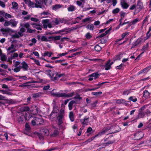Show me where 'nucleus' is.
<instances>
[{
  "mask_svg": "<svg viewBox=\"0 0 151 151\" xmlns=\"http://www.w3.org/2000/svg\"><path fill=\"white\" fill-rule=\"evenodd\" d=\"M17 116V120L19 122L21 123L24 122L26 120H29L33 118L32 116L28 113H25V115L22 113H19Z\"/></svg>",
  "mask_w": 151,
  "mask_h": 151,
  "instance_id": "f257e3e1",
  "label": "nucleus"
},
{
  "mask_svg": "<svg viewBox=\"0 0 151 151\" xmlns=\"http://www.w3.org/2000/svg\"><path fill=\"white\" fill-rule=\"evenodd\" d=\"M36 3L35 4V7L36 8H45L43 5L44 2L43 0H35Z\"/></svg>",
  "mask_w": 151,
  "mask_h": 151,
  "instance_id": "f03ea898",
  "label": "nucleus"
},
{
  "mask_svg": "<svg viewBox=\"0 0 151 151\" xmlns=\"http://www.w3.org/2000/svg\"><path fill=\"white\" fill-rule=\"evenodd\" d=\"M101 75V73H99L98 72L92 73L89 76V78H88V80L89 81H91L93 80V79L96 80Z\"/></svg>",
  "mask_w": 151,
  "mask_h": 151,
  "instance_id": "7ed1b4c3",
  "label": "nucleus"
},
{
  "mask_svg": "<svg viewBox=\"0 0 151 151\" xmlns=\"http://www.w3.org/2000/svg\"><path fill=\"white\" fill-rule=\"evenodd\" d=\"M134 136L135 139L139 140L143 137V134L142 132L138 131L135 133Z\"/></svg>",
  "mask_w": 151,
  "mask_h": 151,
  "instance_id": "20e7f679",
  "label": "nucleus"
},
{
  "mask_svg": "<svg viewBox=\"0 0 151 151\" xmlns=\"http://www.w3.org/2000/svg\"><path fill=\"white\" fill-rule=\"evenodd\" d=\"M143 95L142 97L143 100H145L150 97V93L147 90H145L143 92Z\"/></svg>",
  "mask_w": 151,
  "mask_h": 151,
  "instance_id": "39448f33",
  "label": "nucleus"
},
{
  "mask_svg": "<svg viewBox=\"0 0 151 151\" xmlns=\"http://www.w3.org/2000/svg\"><path fill=\"white\" fill-rule=\"evenodd\" d=\"M89 117L85 116L83 119H80V121L83 125H87L89 122Z\"/></svg>",
  "mask_w": 151,
  "mask_h": 151,
  "instance_id": "423d86ee",
  "label": "nucleus"
},
{
  "mask_svg": "<svg viewBox=\"0 0 151 151\" xmlns=\"http://www.w3.org/2000/svg\"><path fill=\"white\" fill-rule=\"evenodd\" d=\"M21 64L22 66H21V68H22L24 71H27L28 70L29 66L26 62L23 61L21 63Z\"/></svg>",
  "mask_w": 151,
  "mask_h": 151,
  "instance_id": "0eeeda50",
  "label": "nucleus"
},
{
  "mask_svg": "<svg viewBox=\"0 0 151 151\" xmlns=\"http://www.w3.org/2000/svg\"><path fill=\"white\" fill-rule=\"evenodd\" d=\"M62 32H64V33L62 34L63 35L66 34L70 33V31L68 30V28L66 27L58 31L57 33L60 34Z\"/></svg>",
  "mask_w": 151,
  "mask_h": 151,
  "instance_id": "6e6552de",
  "label": "nucleus"
},
{
  "mask_svg": "<svg viewBox=\"0 0 151 151\" xmlns=\"http://www.w3.org/2000/svg\"><path fill=\"white\" fill-rule=\"evenodd\" d=\"M62 32H64V33L62 34L63 35L66 34L70 33V31L68 30V28L66 27L58 31L57 33L60 34Z\"/></svg>",
  "mask_w": 151,
  "mask_h": 151,
  "instance_id": "1a4fd4ad",
  "label": "nucleus"
},
{
  "mask_svg": "<svg viewBox=\"0 0 151 151\" xmlns=\"http://www.w3.org/2000/svg\"><path fill=\"white\" fill-rule=\"evenodd\" d=\"M61 36H50L48 37V39L50 40L55 41L59 40L60 39Z\"/></svg>",
  "mask_w": 151,
  "mask_h": 151,
  "instance_id": "9d476101",
  "label": "nucleus"
},
{
  "mask_svg": "<svg viewBox=\"0 0 151 151\" xmlns=\"http://www.w3.org/2000/svg\"><path fill=\"white\" fill-rule=\"evenodd\" d=\"M62 6L63 5L61 4H56L55 5H52V10L55 11H56L57 10L61 8Z\"/></svg>",
  "mask_w": 151,
  "mask_h": 151,
  "instance_id": "9b49d317",
  "label": "nucleus"
},
{
  "mask_svg": "<svg viewBox=\"0 0 151 151\" xmlns=\"http://www.w3.org/2000/svg\"><path fill=\"white\" fill-rule=\"evenodd\" d=\"M35 121H36L37 124L40 125L44 122V121L42 118L35 117Z\"/></svg>",
  "mask_w": 151,
  "mask_h": 151,
  "instance_id": "f8f14e48",
  "label": "nucleus"
},
{
  "mask_svg": "<svg viewBox=\"0 0 151 151\" xmlns=\"http://www.w3.org/2000/svg\"><path fill=\"white\" fill-rule=\"evenodd\" d=\"M106 132V131L105 130H103L99 132V133L96 135L92 137L91 138V140H93L95 137H97L99 136H101L102 135H103L105 134Z\"/></svg>",
  "mask_w": 151,
  "mask_h": 151,
  "instance_id": "ddd939ff",
  "label": "nucleus"
},
{
  "mask_svg": "<svg viewBox=\"0 0 151 151\" xmlns=\"http://www.w3.org/2000/svg\"><path fill=\"white\" fill-rule=\"evenodd\" d=\"M45 73L47 75L49 76L51 79H52V78H53L54 75H53V73L52 71L51 70H45Z\"/></svg>",
  "mask_w": 151,
  "mask_h": 151,
  "instance_id": "4468645a",
  "label": "nucleus"
},
{
  "mask_svg": "<svg viewBox=\"0 0 151 151\" xmlns=\"http://www.w3.org/2000/svg\"><path fill=\"white\" fill-rule=\"evenodd\" d=\"M111 61V60H109L106 63L105 65V69L106 70H109L110 69L111 66L109 64L110 63Z\"/></svg>",
  "mask_w": 151,
  "mask_h": 151,
  "instance_id": "2eb2a0df",
  "label": "nucleus"
},
{
  "mask_svg": "<svg viewBox=\"0 0 151 151\" xmlns=\"http://www.w3.org/2000/svg\"><path fill=\"white\" fill-rule=\"evenodd\" d=\"M76 103V101L74 100H72L70 102L68 105L69 109L70 110H71L73 109V104Z\"/></svg>",
  "mask_w": 151,
  "mask_h": 151,
  "instance_id": "dca6fc26",
  "label": "nucleus"
},
{
  "mask_svg": "<svg viewBox=\"0 0 151 151\" xmlns=\"http://www.w3.org/2000/svg\"><path fill=\"white\" fill-rule=\"evenodd\" d=\"M42 22L43 23V26L44 28L47 29V23L49 22V20L47 19L43 20Z\"/></svg>",
  "mask_w": 151,
  "mask_h": 151,
  "instance_id": "f3484780",
  "label": "nucleus"
},
{
  "mask_svg": "<svg viewBox=\"0 0 151 151\" xmlns=\"http://www.w3.org/2000/svg\"><path fill=\"white\" fill-rule=\"evenodd\" d=\"M58 111L52 110L51 113L50 115V117H52V115H53V117H56L58 114Z\"/></svg>",
  "mask_w": 151,
  "mask_h": 151,
  "instance_id": "a211bd4d",
  "label": "nucleus"
},
{
  "mask_svg": "<svg viewBox=\"0 0 151 151\" xmlns=\"http://www.w3.org/2000/svg\"><path fill=\"white\" fill-rule=\"evenodd\" d=\"M82 52V51L79 52H76L75 53H74L72 55L67 56L66 57L67 58H73V57H74L76 56L77 55H79Z\"/></svg>",
  "mask_w": 151,
  "mask_h": 151,
  "instance_id": "6ab92c4d",
  "label": "nucleus"
},
{
  "mask_svg": "<svg viewBox=\"0 0 151 151\" xmlns=\"http://www.w3.org/2000/svg\"><path fill=\"white\" fill-rule=\"evenodd\" d=\"M58 72H57L55 71H53V75H54V76L55 75V76L54 77H53V78H52V79L53 81H58Z\"/></svg>",
  "mask_w": 151,
  "mask_h": 151,
  "instance_id": "aec40b11",
  "label": "nucleus"
},
{
  "mask_svg": "<svg viewBox=\"0 0 151 151\" xmlns=\"http://www.w3.org/2000/svg\"><path fill=\"white\" fill-rule=\"evenodd\" d=\"M74 93V92L68 93L67 94L64 93H63V97L65 98H68L70 97H72L73 96Z\"/></svg>",
  "mask_w": 151,
  "mask_h": 151,
  "instance_id": "412c9836",
  "label": "nucleus"
},
{
  "mask_svg": "<svg viewBox=\"0 0 151 151\" xmlns=\"http://www.w3.org/2000/svg\"><path fill=\"white\" fill-rule=\"evenodd\" d=\"M137 6L138 8L142 9L143 7V5L142 3L139 0H138L137 2Z\"/></svg>",
  "mask_w": 151,
  "mask_h": 151,
  "instance_id": "4be33fe9",
  "label": "nucleus"
},
{
  "mask_svg": "<svg viewBox=\"0 0 151 151\" xmlns=\"http://www.w3.org/2000/svg\"><path fill=\"white\" fill-rule=\"evenodd\" d=\"M59 132L58 129H55L54 130L53 133L51 134V136L55 137L59 135Z\"/></svg>",
  "mask_w": 151,
  "mask_h": 151,
  "instance_id": "5701e85b",
  "label": "nucleus"
},
{
  "mask_svg": "<svg viewBox=\"0 0 151 151\" xmlns=\"http://www.w3.org/2000/svg\"><path fill=\"white\" fill-rule=\"evenodd\" d=\"M75 10L74 6L72 5H70L68 8V10L69 12H73Z\"/></svg>",
  "mask_w": 151,
  "mask_h": 151,
  "instance_id": "b1692460",
  "label": "nucleus"
},
{
  "mask_svg": "<svg viewBox=\"0 0 151 151\" xmlns=\"http://www.w3.org/2000/svg\"><path fill=\"white\" fill-rule=\"evenodd\" d=\"M14 78L12 76H8V77L6 78H4L3 79V81L6 80L7 81H11L14 80Z\"/></svg>",
  "mask_w": 151,
  "mask_h": 151,
  "instance_id": "393cba45",
  "label": "nucleus"
},
{
  "mask_svg": "<svg viewBox=\"0 0 151 151\" xmlns=\"http://www.w3.org/2000/svg\"><path fill=\"white\" fill-rule=\"evenodd\" d=\"M63 93H53L52 95L56 97H63Z\"/></svg>",
  "mask_w": 151,
  "mask_h": 151,
  "instance_id": "a878e982",
  "label": "nucleus"
},
{
  "mask_svg": "<svg viewBox=\"0 0 151 151\" xmlns=\"http://www.w3.org/2000/svg\"><path fill=\"white\" fill-rule=\"evenodd\" d=\"M69 117L70 120L73 122L74 121V116L73 112H70L69 113Z\"/></svg>",
  "mask_w": 151,
  "mask_h": 151,
  "instance_id": "bb28decb",
  "label": "nucleus"
},
{
  "mask_svg": "<svg viewBox=\"0 0 151 151\" xmlns=\"http://www.w3.org/2000/svg\"><path fill=\"white\" fill-rule=\"evenodd\" d=\"M140 42L139 41H138V40H137L136 41L133 42V43L132 44V47L131 48V49L135 48L136 46H137L139 44Z\"/></svg>",
  "mask_w": 151,
  "mask_h": 151,
  "instance_id": "cd10ccee",
  "label": "nucleus"
},
{
  "mask_svg": "<svg viewBox=\"0 0 151 151\" xmlns=\"http://www.w3.org/2000/svg\"><path fill=\"white\" fill-rule=\"evenodd\" d=\"M139 20L138 18H136L134 19L128 25V27H130L132 25L135 24L137 22L139 21Z\"/></svg>",
  "mask_w": 151,
  "mask_h": 151,
  "instance_id": "c85d7f7f",
  "label": "nucleus"
},
{
  "mask_svg": "<svg viewBox=\"0 0 151 151\" xmlns=\"http://www.w3.org/2000/svg\"><path fill=\"white\" fill-rule=\"evenodd\" d=\"M121 6L124 9H127L129 7V5L127 3L124 2H121Z\"/></svg>",
  "mask_w": 151,
  "mask_h": 151,
  "instance_id": "c756f323",
  "label": "nucleus"
},
{
  "mask_svg": "<svg viewBox=\"0 0 151 151\" xmlns=\"http://www.w3.org/2000/svg\"><path fill=\"white\" fill-rule=\"evenodd\" d=\"M30 108L29 106H24L21 108L20 109L21 111L22 112L29 111V110Z\"/></svg>",
  "mask_w": 151,
  "mask_h": 151,
  "instance_id": "7c9ffc66",
  "label": "nucleus"
},
{
  "mask_svg": "<svg viewBox=\"0 0 151 151\" xmlns=\"http://www.w3.org/2000/svg\"><path fill=\"white\" fill-rule=\"evenodd\" d=\"M129 100L133 102H135L137 101V98L134 96H131L129 99Z\"/></svg>",
  "mask_w": 151,
  "mask_h": 151,
  "instance_id": "2f4dec72",
  "label": "nucleus"
},
{
  "mask_svg": "<svg viewBox=\"0 0 151 151\" xmlns=\"http://www.w3.org/2000/svg\"><path fill=\"white\" fill-rule=\"evenodd\" d=\"M151 31V27H149L148 31H147L146 33V35L147 38L146 39H148L151 36V32L150 33V32Z\"/></svg>",
  "mask_w": 151,
  "mask_h": 151,
  "instance_id": "473e14b6",
  "label": "nucleus"
},
{
  "mask_svg": "<svg viewBox=\"0 0 151 151\" xmlns=\"http://www.w3.org/2000/svg\"><path fill=\"white\" fill-rule=\"evenodd\" d=\"M81 47H76L75 48L73 49L68 50V52H74L78 50H81Z\"/></svg>",
  "mask_w": 151,
  "mask_h": 151,
  "instance_id": "72a5a7b5",
  "label": "nucleus"
},
{
  "mask_svg": "<svg viewBox=\"0 0 151 151\" xmlns=\"http://www.w3.org/2000/svg\"><path fill=\"white\" fill-rule=\"evenodd\" d=\"M151 68V65H150L143 69L142 70L144 73H147Z\"/></svg>",
  "mask_w": 151,
  "mask_h": 151,
  "instance_id": "f704fd0d",
  "label": "nucleus"
},
{
  "mask_svg": "<svg viewBox=\"0 0 151 151\" xmlns=\"http://www.w3.org/2000/svg\"><path fill=\"white\" fill-rule=\"evenodd\" d=\"M52 54V52H49L48 51H45L43 53V55L44 56H48L50 57Z\"/></svg>",
  "mask_w": 151,
  "mask_h": 151,
  "instance_id": "c9c22d12",
  "label": "nucleus"
},
{
  "mask_svg": "<svg viewBox=\"0 0 151 151\" xmlns=\"http://www.w3.org/2000/svg\"><path fill=\"white\" fill-rule=\"evenodd\" d=\"M12 9H17V6H18V4L15 2H13L12 3Z\"/></svg>",
  "mask_w": 151,
  "mask_h": 151,
  "instance_id": "e433bc0d",
  "label": "nucleus"
},
{
  "mask_svg": "<svg viewBox=\"0 0 151 151\" xmlns=\"http://www.w3.org/2000/svg\"><path fill=\"white\" fill-rule=\"evenodd\" d=\"M107 38L106 37H104L103 38L101 39L100 40V43L101 44L105 43L107 41Z\"/></svg>",
  "mask_w": 151,
  "mask_h": 151,
  "instance_id": "4c0bfd02",
  "label": "nucleus"
},
{
  "mask_svg": "<svg viewBox=\"0 0 151 151\" xmlns=\"http://www.w3.org/2000/svg\"><path fill=\"white\" fill-rule=\"evenodd\" d=\"M102 93L101 91H99L98 92H93L91 94L93 95H95L97 97L101 95Z\"/></svg>",
  "mask_w": 151,
  "mask_h": 151,
  "instance_id": "58836bf2",
  "label": "nucleus"
},
{
  "mask_svg": "<svg viewBox=\"0 0 151 151\" xmlns=\"http://www.w3.org/2000/svg\"><path fill=\"white\" fill-rule=\"evenodd\" d=\"M94 49L96 51L99 52L101 50L102 48L98 45H96L95 46Z\"/></svg>",
  "mask_w": 151,
  "mask_h": 151,
  "instance_id": "ea45409f",
  "label": "nucleus"
},
{
  "mask_svg": "<svg viewBox=\"0 0 151 151\" xmlns=\"http://www.w3.org/2000/svg\"><path fill=\"white\" fill-rule=\"evenodd\" d=\"M149 46L148 43H147L146 45H144L143 46L142 48L141 49V50L142 51L144 52L147 50Z\"/></svg>",
  "mask_w": 151,
  "mask_h": 151,
  "instance_id": "a19ab883",
  "label": "nucleus"
},
{
  "mask_svg": "<svg viewBox=\"0 0 151 151\" xmlns=\"http://www.w3.org/2000/svg\"><path fill=\"white\" fill-rule=\"evenodd\" d=\"M144 116V113L143 112H142L141 111H140L138 115V118H143Z\"/></svg>",
  "mask_w": 151,
  "mask_h": 151,
  "instance_id": "79ce46f5",
  "label": "nucleus"
},
{
  "mask_svg": "<svg viewBox=\"0 0 151 151\" xmlns=\"http://www.w3.org/2000/svg\"><path fill=\"white\" fill-rule=\"evenodd\" d=\"M114 61L117 60H120V54L117 55H115L113 58Z\"/></svg>",
  "mask_w": 151,
  "mask_h": 151,
  "instance_id": "37998d69",
  "label": "nucleus"
},
{
  "mask_svg": "<svg viewBox=\"0 0 151 151\" xmlns=\"http://www.w3.org/2000/svg\"><path fill=\"white\" fill-rule=\"evenodd\" d=\"M4 17L6 19H7L8 18H12V16L9 14L5 13L4 15Z\"/></svg>",
  "mask_w": 151,
  "mask_h": 151,
  "instance_id": "c03bdc74",
  "label": "nucleus"
},
{
  "mask_svg": "<svg viewBox=\"0 0 151 151\" xmlns=\"http://www.w3.org/2000/svg\"><path fill=\"white\" fill-rule=\"evenodd\" d=\"M86 28L91 30H93V29L94 26L92 24H89L87 26Z\"/></svg>",
  "mask_w": 151,
  "mask_h": 151,
  "instance_id": "a18cd8bd",
  "label": "nucleus"
},
{
  "mask_svg": "<svg viewBox=\"0 0 151 151\" xmlns=\"http://www.w3.org/2000/svg\"><path fill=\"white\" fill-rule=\"evenodd\" d=\"M35 134L36 135L38 136L40 140L42 139H43V136H42L41 133L38 132H36Z\"/></svg>",
  "mask_w": 151,
  "mask_h": 151,
  "instance_id": "49530a36",
  "label": "nucleus"
},
{
  "mask_svg": "<svg viewBox=\"0 0 151 151\" xmlns=\"http://www.w3.org/2000/svg\"><path fill=\"white\" fill-rule=\"evenodd\" d=\"M41 41H45V42H48L50 40H49L47 39V37L44 36H42L41 37Z\"/></svg>",
  "mask_w": 151,
  "mask_h": 151,
  "instance_id": "de8ad7c7",
  "label": "nucleus"
},
{
  "mask_svg": "<svg viewBox=\"0 0 151 151\" xmlns=\"http://www.w3.org/2000/svg\"><path fill=\"white\" fill-rule=\"evenodd\" d=\"M44 1L45 5H50L52 2V0H45Z\"/></svg>",
  "mask_w": 151,
  "mask_h": 151,
  "instance_id": "09e8293b",
  "label": "nucleus"
},
{
  "mask_svg": "<svg viewBox=\"0 0 151 151\" xmlns=\"http://www.w3.org/2000/svg\"><path fill=\"white\" fill-rule=\"evenodd\" d=\"M10 29L9 28L4 29L3 28L1 29H0V31L2 32H10Z\"/></svg>",
  "mask_w": 151,
  "mask_h": 151,
  "instance_id": "8fccbe9b",
  "label": "nucleus"
},
{
  "mask_svg": "<svg viewBox=\"0 0 151 151\" xmlns=\"http://www.w3.org/2000/svg\"><path fill=\"white\" fill-rule=\"evenodd\" d=\"M28 5L29 6L34 8L35 7V4L33 2L31 1H29Z\"/></svg>",
  "mask_w": 151,
  "mask_h": 151,
  "instance_id": "3c124183",
  "label": "nucleus"
},
{
  "mask_svg": "<svg viewBox=\"0 0 151 151\" xmlns=\"http://www.w3.org/2000/svg\"><path fill=\"white\" fill-rule=\"evenodd\" d=\"M41 96L40 93H36L33 94V97L34 98H36Z\"/></svg>",
  "mask_w": 151,
  "mask_h": 151,
  "instance_id": "603ef678",
  "label": "nucleus"
},
{
  "mask_svg": "<svg viewBox=\"0 0 151 151\" xmlns=\"http://www.w3.org/2000/svg\"><path fill=\"white\" fill-rule=\"evenodd\" d=\"M125 101V100L124 99H118L116 100V103L117 104H121L122 103H124V102Z\"/></svg>",
  "mask_w": 151,
  "mask_h": 151,
  "instance_id": "864d4df0",
  "label": "nucleus"
},
{
  "mask_svg": "<svg viewBox=\"0 0 151 151\" xmlns=\"http://www.w3.org/2000/svg\"><path fill=\"white\" fill-rule=\"evenodd\" d=\"M119 9L117 8L113 10L112 12V13L113 14H116L119 12Z\"/></svg>",
  "mask_w": 151,
  "mask_h": 151,
  "instance_id": "5fc2aeb1",
  "label": "nucleus"
},
{
  "mask_svg": "<svg viewBox=\"0 0 151 151\" xmlns=\"http://www.w3.org/2000/svg\"><path fill=\"white\" fill-rule=\"evenodd\" d=\"M64 115L63 114H58L57 116V117L58 120H62L63 119L64 117Z\"/></svg>",
  "mask_w": 151,
  "mask_h": 151,
  "instance_id": "6e6d98bb",
  "label": "nucleus"
},
{
  "mask_svg": "<svg viewBox=\"0 0 151 151\" xmlns=\"http://www.w3.org/2000/svg\"><path fill=\"white\" fill-rule=\"evenodd\" d=\"M25 128L26 130L28 131H29L31 129V128L29 125L27 123H26L25 124Z\"/></svg>",
  "mask_w": 151,
  "mask_h": 151,
  "instance_id": "4d7b16f0",
  "label": "nucleus"
},
{
  "mask_svg": "<svg viewBox=\"0 0 151 151\" xmlns=\"http://www.w3.org/2000/svg\"><path fill=\"white\" fill-rule=\"evenodd\" d=\"M11 24V20L8 21L6 20H5V22L4 24L5 26H8Z\"/></svg>",
  "mask_w": 151,
  "mask_h": 151,
  "instance_id": "13d9d810",
  "label": "nucleus"
},
{
  "mask_svg": "<svg viewBox=\"0 0 151 151\" xmlns=\"http://www.w3.org/2000/svg\"><path fill=\"white\" fill-rule=\"evenodd\" d=\"M21 66L19 65L17 67H16L14 69V71L15 72H18L20 71L21 68Z\"/></svg>",
  "mask_w": 151,
  "mask_h": 151,
  "instance_id": "bf43d9fd",
  "label": "nucleus"
},
{
  "mask_svg": "<svg viewBox=\"0 0 151 151\" xmlns=\"http://www.w3.org/2000/svg\"><path fill=\"white\" fill-rule=\"evenodd\" d=\"M129 32H125L124 33H123L121 35V37H122V39L124 38V37L126 36L129 35Z\"/></svg>",
  "mask_w": 151,
  "mask_h": 151,
  "instance_id": "052dcab7",
  "label": "nucleus"
},
{
  "mask_svg": "<svg viewBox=\"0 0 151 151\" xmlns=\"http://www.w3.org/2000/svg\"><path fill=\"white\" fill-rule=\"evenodd\" d=\"M130 93V91L129 90H126L123 92L122 94L123 95H128Z\"/></svg>",
  "mask_w": 151,
  "mask_h": 151,
  "instance_id": "680f3d73",
  "label": "nucleus"
},
{
  "mask_svg": "<svg viewBox=\"0 0 151 151\" xmlns=\"http://www.w3.org/2000/svg\"><path fill=\"white\" fill-rule=\"evenodd\" d=\"M28 83V82H26L22 84L19 85V87H22L24 88L25 87H26L28 86L27 84Z\"/></svg>",
  "mask_w": 151,
  "mask_h": 151,
  "instance_id": "e2e57ef3",
  "label": "nucleus"
},
{
  "mask_svg": "<svg viewBox=\"0 0 151 151\" xmlns=\"http://www.w3.org/2000/svg\"><path fill=\"white\" fill-rule=\"evenodd\" d=\"M11 24H12L11 27H16L17 25V23L15 21H13L12 20H11Z\"/></svg>",
  "mask_w": 151,
  "mask_h": 151,
  "instance_id": "0e129e2a",
  "label": "nucleus"
},
{
  "mask_svg": "<svg viewBox=\"0 0 151 151\" xmlns=\"http://www.w3.org/2000/svg\"><path fill=\"white\" fill-rule=\"evenodd\" d=\"M6 57L5 55H3L1 57V60L3 61H6Z\"/></svg>",
  "mask_w": 151,
  "mask_h": 151,
  "instance_id": "69168bd1",
  "label": "nucleus"
},
{
  "mask_svg": "<svg viewBox=\"0 0 151 151\" xmlns=\"http://www.w3.org/2000/svg\"><path fill=\"white\" fill-rule=\"evenodd\" d=\"M56 148L57 147H52L49 149H47L45 150H43V151H52L56 150Z\"/></svg>",
  "mask_w": 151,
  "mask_h": 151,
  "instance_id": "338daca9",
  "label": "nucleus"
},
{
  "mask_svg": "<svg viewBox=\"0 0 151 151\" xmlns=\"http://www.w3.org/2000/svg\"><path fill=\"white\" fill-rule=\"evenodd\" d=\"M92 37L89 32L87 33L86 35V37L88 39H89Z\"/></svg>",
  "mask_w": 151,
  "mask_h": 151,
  "instance_id": "774afa93",
  "label": "nucleus"
}]
</instances>
